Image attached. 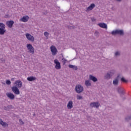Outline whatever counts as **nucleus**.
<instances>
[{
    "label": "nucleus",
    "instance_id": "nucleus-24",
    "mask_svg": "<svg viewBox=\"0 0 131 131\" xmlns=\"http://www.w3.org/2000/svg\"><path fill=\"white\" fill-rule=\"evenodd\" d=\"M121 81L122 82H124L125 83L128 82V80L125 79V78H124V77L121 78Z\"/></svg>",
    "mask_w": 131,
    "mask_h": 131
},
{
    "label": "nucleus",
    "instance_id": "nucleus-20",
    "mask_svg": "<svg viewBox=\"0 0 131 131\" xmlns=\"http://www.w3.org/2000/svg\"><path fill=\"white\" fill-rule=\"evenodd\" d=\"M95 7H96L95 4H92L90 5L89 7L87 8V10H90V11H92V10H93V9H94Z\"/></svg>",
    "mask_w": 131,
    "mask_h": 131
},
{
    "label": "nucleus",
    "instance_id": "nucleus-28",
    "mask_svg": "<svg viewBox=\"0 0 131 131\" xmlns=\"http://www.w3.org/2000/svg\"><path fill=\"white\" fill-rule=\"evenodd\" d=\"M77 100H83V98H82V96L81 95H77Z\"/></svg>",
    "mask_w": 131,
    "mask_h": 131
},
{
    "label": "nucleus",
    "instance_id": "nucleus-14",
    "mask_svg": "<svg viewBox=\"0 0 131 131\" xmlns=\"http://www.w3.org/2000/svg\"><path fill=\"white\" fill-rule=\"evenodd\" d=\"M6 25L9 28H12L13 27V25H14V21L13 20H9L6 22Z\"/></svg>",
    "mask_w": 131,
    "mask_h": 131
},
{
    "label": "nucleus",
    "instance_id": "nucleus-5",
    "mask_svg": "<svg viewBox=\"0 0 131 131\" xmlns=\"http://www.w3.org/2000/svg\"><path fill=\"white\" fill-rule=\"evenodd\" d=\"M113 76V73L112 72H107L104 76V79H110Z\"/></svg>",
    "mask_w": 131,
    "mask_h": 131
},
{
    "label": "nucleus",
    "instance_id": "nucleus-41",
    "mask_svg": "<svg viewBox=\"0 0 131 131\" xmlns=\"http://www.w3.org/2000/svg\"><path fill=\"white\" fill-rule=\"evenodd\" d=\"M35 115V114H33V116H34Z\"/></svg>",
    "mask_w": 131,
    "mask_h": 131
},
{
    "label": "nucleus",
    "instance_id": "nucleus-29",
    "mask_svg": "<svg viewBox=\"0 0 131 131\" xmlns=\"http://www.w3.org/2000/svg\"><path fill=\"white\" fill-rule=\"evenodd\" d=\"M44 35L45 36H46V37H48V36H49V32H44Z\"/></svg>",
    "mask_w": 131,
    "mask_h": 131
},
{
    "label": "nucleus",
    "instance_id": "nucleus-17",
    "mask_svg": "<svg viewBox=\"0 0 131 131\" xmlns=\"http://www.w3.org/2000/svg\"><path fill=\"white\" fill-rule=\"evenodd\" d=\"M98 26L101 27V28H104L105 29H107V24L105 23H99L98 24Z\"/></svg>",
    "mask_w": 131,
    "mask_h": 131
},
{
    "label": "nucleus",
    "instance_id": "nucleus-36",
    "mask_svg": "<svg viewBox=\"0 0 131 131\" xmlns=\"http://www.w3.org/2000/svg\"><path fill=\"white\" fill-rule=\"evenodd\" d=\"M112 34L113 35H115V31H113L112 32Z\"/></svg>",
    "mask_w": 131,
    "mask_h": 131
},
{
    "label": "nucleus",
    "instance_id": "nucleus-10",
    "mask_svg": "<svg viewBox=\"0 0 131 131\" xmlns=\"http://www.w3.org/2000/svg\"><path fill=\"white\" fill-rule=\"evenodd\" d=\"M117 92L120 95H124V90H123V88H121V86H118L116 88Z\"/></svg>",
    "mask_w": 131,
    "mask_h": 131
},
{
    "label": "nucleus",
    "instance_id": "nucleus-42",
    "mask_svg": "<svg viewBox=\"0 0 131 131\" xmlns=\"http://www.w3.org/2000/svg\"><path fill=\"white\" fill-rule=\"evenodd\" d=\"M64 61H66H66H67V60H66V59H64Z\"/></svg>",
    "mask_w": 131,
    "mask_h": 131
},
{
    "label": "nucleus",
    "instance_id": "nucleus-34",
    "mask_svg": "<svg viewBox=\"0 0 131 131\" xmlns=\"http://www.w3.org/2000/svg\"><path fill=\"white\" fill-rule=\"evenodd\" d=\"M19 121L20 124H24V122H23V121L22 120V119H20L19 120Z\"/></svg>",
    "mask_w": 131,
    "mask_h": 131
},
{
    "label": "nucleus",
    "instance_id": "nucleus-27",
    "mask_svg": "<svg viewBox=\"0 0 131 131\" xmlns=\"http://www.w3.org/2000/svg\"><path fill=\"white\" fill-rule=\"evenodd\" d=\"M120 51H117L115 53V57H119L120 56Z\"/></svg>",
    "mask_w": 131,
    "mask_h": 131
},
{
    "label": "nucleus",
    "instance_id": "nucleus-16",
    "mask_svg": "<svg viewBox=\"0 0 131 131\" xmlns=\"http://www.w3.org/2000/svg\"><path fill=\"white\" fill-rule=\"evenodd\" d=\"M68 109H72L73 108V102L69 101L67 105Z\"/></svg>",
    "mask_w": 131,
    "mask_h": 131
},
{
    "label": "nucleus",
    "instance_id": "nucleus-9",
    "mask_svg": "<svg viewBox=\"0 0 131 131\" xmlns=\"http://www.w3.org/2000/svg\"><path fill=\"white\" fill-rule=\"evenodd\" d=\"M100 106V103L98 102H92L90 103V107L92 108H99Z\"/></svg>",
    "mask_w": 131,
    "mask_h": 131
},
{
    "label": "nucleus",
    "instance_id": "nucleus-33",
    "mask_svg": "<svg viewBox=\"0 0 131 131\" xmlns=\"http://www.w3.org/2000/svg\"><path fill=\"white\" fill-rule=\"evenodd\" d=\"M1 125H2V126H6V125H8V124L5 122H3V123H2V124H1Z\"/></svg>",
    "mask_w": 131,
    "mask_h": 131
},
{
    "label": "nucleus",
    "instance_id": "nucleus-40",
    "mask_svg": "<svg viewBox=\"0 0 131 131\" xmlns=\"http://www.w3.org/2000/svg\"><path fill=\"white\" fill-rule=\"evenodd\" d=\"M94 20H95V19H92V21H94Z\"/></svg>",
    "mask_w": 131,
    "mask_h": 131
},
{
    "label": "nucleus",
    "instance_id": "nucleus-13",
    "mask_svg": "<svg viewBox=\"0 0 131 131\" xmlns=\"http://www.w3.org/2000/svg\"><path fill=\"white\" fill-rule=\"evenodd\" d=\"M89 79L93 81V82H97L98 81V78L97 77L93 76V75H89Z\"/></svg>",
    "mask_w": 131,
    "mask_h": 131
},
{
    "label": "nucleus",
    "instance_id": "nucleus-15",
    "mask_svg": "<svg viewBox=\"0 0 131 131\" xmlns=\"http://www.w3.org/2000/svg\"><path fill=\"white\" fill-rule=\"evenodd\" d=\"M6 96L8 98H10V100H14L15 99V95L13 93H7Z\"/></svg>",
    "mask_w": 131,
    "mask_h": 131
},
{
    "label": "nucleus",
    "instance_id": "nucleus-21",
    "mask_svg": "<svg viewBox=\"0 0 131 131\" xmlns=\"http://www.w3.org/2000/svg\"><path fill=\"white\" fill-rule=\"evenodd\" d=\"M27 79L28 80V81H34V80L36 79V78L33 76H31L28 77Z\"/></svg>",
    "mask_w": 131,
    "mask_h": 131
},
{
    "label": "nucleus",
    "instance_id": "nucleus-11",
    "mask_svg": "<svg viewBox=\"0 0 131 131\" xmlns=\"http://www.w3.org/2000/svg\"><path fill=\"white\" fill-rule=\"evenodd\" d=\"M115 34H119V35L123 36L124 35V32L122 30H116Z\"/></svg>",
    "mask_w": 131,
    "mask_h": 131
},
{
    "label": "nucleus",
    "instance_id": "nucleus-39",
    "mask_svg": "<svg viewBox=\"0 0 131 131\" xmlns=\"http://www.w3.org/2000/svg\"><path fill=\"white\" fill-rule=\"evenodd\" d=\"M14 79H15V78H13L11 79V80H14Z\"/></svg>",
    "mask_w": 131,
    "mask_h": 131
},
{
    "label": "nucleus",
    "instance_id": "nucleus-32",
    "mask_svg": "<svg viewBox=\"0 0 131 131\" xmlns=\"http://www.w3.org/2000/svg\"><path fill=\"white\" fill-rule=\"evenodd\" d=\"M6 84L10 85L11 84V81L10 80H6Z\"/></svg>",
    "mask_w": 131,
    "mask_h": 131
},
{
    "label": "nucleus",
    "instance_id": "nucleus-7",
    "mask_svg": "<svg viewBox=\"0 0 131 131\" xmlns=\"http://www.w3.org/2000/svg\"><path fill=\"white\" fill-rule=\"evenodd\" d=\"M26 37H27V39H28V40H30V41H32V42L34 41V37H33L30 34L26 33Z\"/></svg>",
    "mask_w": 131,
    "mask_h": 131
},
{
    "label": "nucleus",
    "instance_id": "nucleus-23",
    "mask_svg": "<svg viewBox=\"0 0 131 131\" xmlns=\"http://www.w3.org/2000/svg\"><path fill=\"white\" fill-rule=\"evenodd\" d=\"M69 67L70 68H71L72 69H74L75 70H77V69H78V68H77V67L75 66H73L72 64H70L69 65Z\"/></svg>",
    "mask_w": 131,
    "mask_h": 131
},
{
    "label": "nucleus",
    "instance_id": "nucleus-31",
    "mask_svg": "<svg viewBox=\"0 0 131 131\" xmlns=\"http://www.w3.org/2000/svg\"><path fill=\"white\" fill-rule=\"evenodd\" d=\"M95 36H96L97 37H99V32H98V31H95Z\"/></svg>",
    "mask_w": 131,
    "mask_h": 131
},
{
    "label": "nucleus",
    "instance_id": "nucleus-6",
    "mask_svg": "<svg viewBox=\"0 0 131 131\" xmlns=\"http://www.w3.org/2000/svg\"><path fill=\"white\" fill-rule=\"evenodd\" d=\"M27 48L29 50L30 53L31 54H34V48L32 47L31 44H27Z\"/></svg>",
    "mask_w": 131,
    "mask_h": 131
},
{
    "label": "nucleus",
    "instance_id": "nucleus-38",
    "mask_svg": "<svg viewBox=\"0 0 131 131\" xmlns=\"http://www.w3.org/2000/svg\"><path fill=\"white\" fill-rule=\"evenodd\" d=\"M113 84H115V79L113 80Z\"/></svg>",
    "mask_w": 131,
    "mask_h": 131
},
{
    "label": "nucleus",
    "instance_id": "nucleus-22",
    "mask_svg": "<svg viewBox=\"0 0 131 131\" xmlns=\"http://www.w3.org/2000/svg\"><path fill=\"white\" fill-rule=\"evenodd\" d=\"M120 77V74H118L117 78L115 79V85H118V79Z\"/></svg>",
    "mask_w": 131,
    "mask_h": 131
},
{
    "label": "nucleus",
    "instance_id": "nucleus-1",
    "mask_svg": "<svg viewBox=\"0 0 131 131\" xmlns=\"http://www.w3.org/2000/svg\"><path fill=\"white\" fill-rule=\"evenodd\" d=\"M6 31V25L3 23H0V35H4Z\"/></svg>",
    "mask_w": 131,
    "mask_h": 131
},
{
    "label": "nucleus",
    "instance_id": "nucleus-3",
    "mask_svg": "<svg viewBox=\"0 0 131 131\" xmlns=\"http://www.w3.org/2000/svg\"><path fill=\"white\" fill-rule=\"evenodd\" d=\"M51 52L52 53V56H56L57 55V53L58 52V50L57 48L54 46H51L50 47Z\"/></svg>",
    "mask_w": 131,
    "mask_h": 131
},
{
    "label": "nucleus",
    "instance_id": "nucleus-18",
    "mask_svg": "<svg viewBox=\"0 0 131 131\" xmlns=\"http://www.w3.org/2000/svg\"><path fill=\"white\" fill-rule=\"evenodd\" d=\"M28 20H29V16H24L21 18V20L23 21V22H27Z\"/></svg>",
    "mask_w": 131,
    "mask_h": 131
},
{
    "label": "nucleus",
    "instance_id": "nucleus-12",
    "mask_svg": "<svg viewBox=\"0 0 131 131\" xmlns=\"http://www.w3.org/2000/svg\"><path fill=\"white\" fill-rule=\"evenodd\" d=\"M14 84H15L16 86L18 89H21L22 88V81L20 80H17L15 82Z\"/></svg>",
    "mask_w": 131,
    "mask_h": 131
},
{
    "label": "nucleus",
    "instance_id": "nucleus-35",
    "mask_svg": "<svg viewBox=\"0 0 131 131\" xmlns=\"http://www.w3.org/2000/svg\"><path fill=\"white\" fill-rule=\"evenodd\" d=\"M3 120H2V119H0V124H3Z\"/></svg>",
    "mask_w": 131,
    "mask_h": 131
},
{
    "label": "nucleus",
    "instance_id": "nucleus-4",
    "mask_svg": "<svg viewBox=\"0 0 131 131\" xmlns=\"http://www.w3.org/2000/svg\"><path fill=\"white\" fill-rule=\"evenodd\" d=\"M11 90L15 95H20V90L17 86H12Z\"/></svg>",
    "mask_w": 131,
    "mask_h": 131
},
{
    "label": "nucleus",
    "instance_id": "nucleus-26",
    "mask_svg": "<svg viewBox=\"0 0 131 131\" xmlns=\"http://www.w3.org/2000/svg\"><path fill=\"white\" fill-rule=\"evenodd\" d=\"M125 121H129V120H131V115L129 116H128L125 118Z\"/></svg>",
    "mask_w": 131,
    "mask_h": 131
},
{
    "label": "nucleus",
    "instance_id": "nucleus-25",
    "mask_svg": "<svg viewBox=\"0 0 131 131\" xmlns=\"http://www.w3.org/2000/svg\"><path fill=\"white\" fill-rule=\"evenodd\" d=\"M85 85L86 86H91V85H92V83L90 82L89 80H87L85 81Z\"/></svg>",
    "mask_w": 131,
    "mask_h": 131
},
{
    "label": "nucleus",
    "instance_id": "nucleus-8",
    "mask_svg": "<svg viewBox=\"0 0 131 131\" xmlns=\"http://www.w3.org/2000/svg\"><path fill=\"white\" fill-rule=\"evenodd\" d=\"M54 63L56 64L55 68L59 70L61 68V63L59 62V60H58V59L54 60Z\"/></svg>",
    "mask_w": 131,
    "mask_h": 131
},
{
    "label": "nucleus",
    "instance_id": "nucleus-37",
    "mask_svg": "<svg viewBox=\"0 0 131 131\" xmlns=\"http://www.w3.org/2000/svg\"><path fill=\"white\" fill-rule=\"evenodd\" d=\"M116 1L118 3H121V2H122V0H116Z\"/></svg>",
    "mask_w": 131,
    "mask_h": 131
},
{
    "label": "nucleus",
    "instance_id": "nucleus-19",
    "mask_svg": "<svg viewBox=\"0 0 131 131\" xmlns=\"http://www.w3.org/2000/svg\"><path fill=\"white\" fill-rule=\"evenodd\" d=\"M14 107H13V105H8L7 106H4V110H6V111H9V110H11V109H13Z\"/></svg>",
    "mask_w": 131,
    "mask_h": 131
},
{
    "label": "nucleus",
    "instance_id": "nucleus-2",
    "mask_svg": "<svg viewBox=\"0 0 131 131\" xmlns=\"http://www.w3.org/2000/svg\"><path fill=\"white\" fill-rule=\"evenodd\" d=\"M75 91L78 94H80V93H82V92H83V87L81 85H77L75 86Z\"/></svg>",
    "mask_w": 131,
    "mask_h": 131
},
{
    "label": "nucleus",
    "instance_id": "nucleus-30",
    "mask_svg": "<svg viewBox=\"0 0 131 131\" xmlns=\"http://www.w3.org/2000/svg\"><path fill=\"white\" fill-rule=\"evenodd\" d=\"M67 27L69 29H74V28H75V27H72L71 26H68Z\"/></svg>",
    "mask_w": 131,
    "mask_h": 131
}]
</instances>
